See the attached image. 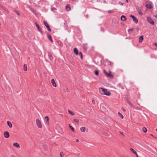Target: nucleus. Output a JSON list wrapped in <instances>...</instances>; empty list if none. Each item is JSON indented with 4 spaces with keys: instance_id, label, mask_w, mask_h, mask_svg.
<instances>
[{
    "instance_id": "1",
    "label": "nucleus",
    "mask_w": 157,
    "mask_h": 157,
    "mask_svg": "<svg viewBox=\"0 0 157 157\" xmlns=\"http://www.w3.org/2000/svg\"><path fill=\"white\" fill-rule=\"evenodd\" d=\"M36 124L39 128H41L42 127V124L39 118H37L36 120Z\"/></svg>"
},
{
    "instance_id": "2",
    "label": "nucleus",
    "mask_w": 157,
    "mask_h": 157,
    "mask_svg": "<svg viewBox=\"0 0 157 157\" xmlns=\"http://www.w3.org/2000/svg\"><path fill=\"white\" fill-rule=\"evenodd\" d=\"M146 7L148 9H152L153 8L151 3L150 2H146Z\"/></svg>"
},
{
    "instance_id": "3",
    "label": "nucleus",
    "mask_w": 157,
    "mask_h": 157,
    "mask_svg": "<svg viewBox=\"0 0 157 157\" xmlns=\"http://www.w3.org/2000/svg\"><path fill=\"white\" fill-rule=\"evenodd\" d=\"M130 17L132 18L134 22L136 24H137L138 23V20L136 17L132 15H130Z\"/></svg>"
},
{
    "instance_id": "4",
    "label": "nucleus",
    "mask_w": 157,
    "mask_h": 157,
    "mask_svg": "<svg viewBox=\"0 0 157 157\" xmlns=\"http://www.w3.org/2000/svg\"><path fill=\"white\" fill-rule=\"evenodd\" d=\"M43 22L45 26L46 27L48 31L49 32H51V29L47 22L45 21H44Z\"/></svg>"
},
{
    "instance_id": "5",
    "label": "nucleus",
    "mask_w": 157,
    "mask_h": 157,
    "mask_svg": "<svg viewBox=\"0 0 157 157\" xmlns=\"http://www.w3.org/2000/svg\"><path fill=\"white\" fill-rule=\"evenodd\" d=\"M99 92L102 94H104L105 92L106 91V90L103 88H100L99 90Z\"/></svg>"
},
{
    "instance_id": "6",
    "label": "nucleus",
    "mask_w": 157,
    "mask_h": 157,
    "mask_svg": "<svg viewBox=\"0 0 157 157\" xmlns=\"http://www.w3.org/2000/svg\"><path fill=\"white\" fill-rule=\"evenodd\" d=\"M147 21L151 24L152 25H154V22L153 21L152 19L151 18L149 17H147Z\"/></svg>"
},
{
    "instance_id": "7",
    "label": "nucleus",
    "mask_w": 157,
    "mask_h": 157,
    "mask_svg": "<svg viewBox=\"0 0 157 157\" xmlns=\"http://www.w3.org/2000/svg\"><path fill=\"white\" fill-rule=\"evenodd\" d=\"M4 135L6 138H8L10 136L9 133L7 131L5 132L4 133Z\"/></svg>"
},
{
    "instance_id": "8",
    "label": "nucleus",
    "mask_w": 157,
    "mask_h": 157,
    "mask_svg": "<svg viewBox=\"0 0 157 157\" xmlns=\"http://www.w3.org/2000/svg\"><path fill=\"white\" fill-rule=\"evenodd\" d=\"M13 145L14 147H16L17 149H19L20 148V146L19 145V144L17 143H13Z\"/></svg>"
},
{
    "instance_id": "9",
    "label": "nucleus",
    "mask_w": 157,
    "mask_h": 157,
    "mask_svg": "<svg viewBox=\"0 0 157 157\" xmlns=\"http://www.w3.org/2000/svg\"><path fill=\"white\" fill-rule=\"evenodd\" d=\"M35 24L36 26V27L38 31L39 32H40V33H42V31L41 29L40 28L39 25L36 23H35Z\"/></svg>"
},
{
    "instance_id": "10",
    "label": "nucleus",
    "mask_w": 157,
    "mask_h": 157,
    "mask_svg": "<svg viewBox=\"0 0 157 157\" xmlns=\"http://www.w3.org/2000/svg\"><path fill=\"white\" fill-rule=\"evenodd\" d=\"M136 10H137V12H138V13L139 14L141 15L143 14V13L141 11V10H142L141 9L139 8H136Z\"/></svg>"
},
{
    "instance_id": "11",
    "label": "nucleus",
    "mask_w": 157,
    "mask_h": 157,
    "mask_svg": "<svg viewBox=\"0 0 157 157\" xmlns=\"http://www.w3.org/2000/svg\"><path fill=\"white\" fill-rule=\"evenodd\" d=\"M103 72L107 77H111L112 76L110 72L109 73H108L105 71V70H103Z\"/></svg>"
},
{
    "instance_id": "12",
    "label": "nucleus",
    "mask_w": 157,
    "mask_h": 157,
    "mask_svg": "<svg viewBox=\"0 0 157 157\" xmlns=\"http://www.w3.org/2000/svg\"><path fill=\"white\" fill-rule=\"evenodd\" d=\"M51 82L52 84V85L56 87V84L54 79H52L51 80Z\"/></svg>"
},
{
    "instance_id": "13",
    "label": "nucleus",
    "mask_w": 157,
    "mask_h": 157,
    "mask_svg": "<svg viewBox=\"0 0 157 157\" xmlns=\"http://www.w3.org/2000/svg\"><path fill=\"white\" fill-rule=\"evenodd\" d=\"M74 52L75 54L76 55H78V50L76 48H75L74 49Z\"/></svg>"
},
{
    "instance_id": "14",
    "label": "nucleus",
    "mask_w": 157,
    "mask_h": 157,
    "mask_svg": "<svg viewBox=\"0 0 157 157\" xmlns=\"http://www.w3.org/2000/svg\"><path fill=\"white\" fill-rule=\"evenodd\" d=\"M86 128L84 127H81L80 128V131L82 132H84L86 131Z\"/></svg>"
},
{
    "instance_id": "15",
    "label": "nucleus",
    "mask_w": 157,
    "mask_h": 157,
    "mask_svg": "<svg viewBox=\"0 0 157 157\" xmlns=\"http://www.w3.org/2000/svg\"><path fill=\"white\" fill-rule=\"evenodd\" d=\"M103 94L109 96L111 95V93L109 91H107L106 90V91L105 92L104 94Z\"/></svg>"
},
{
    "instance_id": "16",
    "label": "nucleus",
    "mask_w": 157,
    "mask_h": 157,
    "mask_svg": "<svg viewBox=\"0 0 157 157\" xmlns=\"http://www.w3.org/2000/svg\"><path fill=\"white\" fill-rule=\"evenodd\" d=\"M121 20L123 21H125L126 20V18L125 16L122 15L121 16Z\"/></svg>"
},
{
    "instance_id": "17",
    "label": "nucleus",
    "mask_w": 157,
    "mask_h": 157,
    "mask_svg": "<svg viewBox=\"0 0 157 157\" xmlns=\"http://www.w3.org/2000/svg\"><path fill=\"white\" fill-rule=\"evenodd\" d=\"M47 37L48 39L50 40L52 42H53V41L52 39L51 36L49 34H47Z\"/></svg>"
},
{
    "instance_id": "18",
    "label": "nucleus",
    "mask_w": 157,
    "mask_h": 157,
    "mask_svg": "<svg viewBox=\"0 0 157 157\" xmlns=\"http://www.w3.org/2000/svg\"><path fill=\"white\" fill-rule=\"evenodd\" d=\"M143 40V36H140L139 38V42H142Z\"/></svg>"
},
{
    "instance_id": "19",
    "label": "nucleus",
    "mask_w": 157,
    "mask_h": 157,
    "mask_svg": "<svg viewBox=\"0 0 157 157\" xmlns=\"http://www.w3.org/2000/svg\"><path fill=\"white\" fill-rule=\"evenodd\" d=\"M7 124L9 126V127L10 128H11L12 127V124L10 121H8L7 122Z\"/></svg>"
},
{
    "instance_id": "20",
    "label": "nucleus",
    "mask_w": 157,
    "mask_h": 157,
    "mask_svg": "<svg viewBox=\"0 0 157 157\" xmlns=\"http://www.w3.org/2000/svg\"><path fill=\"white\" fill-rule=\"evenodd\" d=\"M45 118L46 119L47 123V124L48 125L49 124V118L48 116H46Z\"/></svg>"
},
{
    "instance_id": "21",
    "label": "nucleus",
    "mask_w": 157,
    "mask_h": 157,
    "mask_svg": "<svg viewBox=\"0 0 157 157\" xmlns=\"http://www.w3.org/2000/svg\"><path fill=\"white\" fill-rule=\"evenodd\" d=\"M27 65L26 64H24V70L25 71H27Z\"/></svg>"
},
{
    "instance_id": "22",
    "label": "nucleus",
    "mask_w": 157,
    "mask_h": 157,
    "mask_svg": "<svg viewBox=\"0 0 157 157\" xmlns=\"http://www.w3.org/2000/svg\"><path fill=\"white\" fill-rule=\"evenodd\" d=\"M73 121L76 123L77 124H78L79 123V121L78 119H73Z\"/></svg>"
},
{
    "instance_id": "23",
    "label": "nucleus",
    "mask_w": 157,
    "mask_h": 157,
    "mask_svg": "<svg viewBox=\"0 0 157 157\" xmlns=\"http://www.w3.org/2000/svg\"><path fill=\"white\" fill-rule=\"evenodd\" d=\"M68 113L71 114V115H75V113H73V112L71 111L70 110H68Z\"/></svg>"
},
{
    "instance_id": "24",
    "label": "nucleus",
    "mask_w": 157,
    "mask_h": 157,
    "mask_svg": "<svg viewBox=\"0 0 157 157\" xmlns=\"http://www.w3.org/2000/svg\"><path fill=\"white\" fill-rule=\"evenodd\" d=\"M130 150L134 154H136V151H135V150H134V149H132V148H130Z\"/></svg>"
},
{
    "instance_id": "25",
    "label": "nucleus",
    "mask_w": 157,
    "mask_h": 157,
    "mask_svg": "<svg viewBox=\"0 0 157 157\" xmlns=\"http://www.w3.org/2000/svg\"><path fill=\"white\" fill-rule=\"evenodd\" d=\"M69 128H70V129L72 130V131L74 132H75V130H74V128H73L72 126H71L70 124H69Z\"/></svg>"
},
{
    "instance_id": "26",
    "label": "nucleus",
    "mask_w": 157,
    "mask_h": 157,
    "mask_svg": "<svg viewBox=\"0 0 157 157\" xmlns=\"http://www.w3.org/2000/svg\"><path fill=\"white\" fill-rule=\"evenodd\" d=\"M71 9L70 6H66V9L67 11H69Z\"/></svg>"
},
{
    "instance_id": "27",
    "label": "nucleus",
    "mask_w": 157,
    "mask_h": 157,
    "mask_svg": "<svg viewBox=\"0 0 157 157\" xmlns=\"http://www.w3.org/2000/svg\"><path fill=\"white\" fill-rule=\"evenodd\" d=\"M143 131L144 133H146L147 132V129L145 127H144L143 128Z\"/></svg>"
},
{
    "instance_id": "28",
    "label": "nucleus",
    "mask_w": 157,
    "mask_h": 157,
    "mask_svg": "<svg viewBox=\"0 0 157 157\" xmlns=\"http://www.w3.org/2000/svg\"><path fill=\"white\" fill-rule=\"evenodd\" d=\"M64 155V154L63 153V152L62 151L60 152V156L61 157H63Z\"/></svg>"
},
{
    "instance_id": "29",
    "label": "nucleus",
    "mask_w": 157,
    "mask_h": 157,
    "mask_svg": "<svg viewBox=\"0 0 157 157\" xmlns=\"http://www.w3.org/2000/svg\"><path fill=\"white\" fill-rule=\"evenodd\" d=\"M118 115L119 116H120L121 117V118L123 119L124 118V117H123V115L121 113H120L119 112L118 113Z\"/></svg>"
},
{
    "instance_id": "30",
    "label": "nucleus",
    "mask_w": 157,
    "mask_h": 157,
    "mask_svg": "<svg viewBox=\"0 0 157 157\" xmlns=\"http://www.w3.org/2000/svg\"><path fill=\"white\" fill-rule=\"evenodd\" d=\"M78 54L81 57V58L82 59V54L81 52H79V53H78Z\"/></svg>"
},
{
    "instance_id": "31",
    "label": "nucleus",
    "mask_w": 157,
    "mask_h": 157,
    "mask_svg": "<svg viewBox=\"0 0 157 157\" xmlns=\"http://www.w3.org/2000/svg\"><path fill=\"white\" fill-rule=\"evenodd\" d=\"M94 74L95 75H98V71H96L94 72Z\"/></svg>"
},
{
    "instance_id": "32",
    "label": "nucleus",
    "mask_w": 157,
    "mask_h": 157,
    "mask_svg": "<svg viewBox=\"0 0 157 157\" xmlns=\"http://www.w3.org/2000/svg\"><path fill=\"white\" fill-rule=\"evenodd\" d=\"M133 29H131L128 30V32H129L130 31H132L133 30Z\"/></svg>"
},
{
    "instance_id": "33",
    "label": "nucleus",
    "mask_w": 157,
    "mask_h": 157,
    "mask_svg": "<svg viewBox=\"0 0 157 157\" xmlns=\"http://www.w3.org/2000/svg\"><path fill=\"white\" fill-rule=\"evenodd\" d=\"M15 12L17 13V14L18 15L20 16V13L17 12V11L15 10Z\"/></svg>"
},
{
    "instance_id": "34",
    "label": "nucleus",
    "mask_w": 157,
    "mask_h": 157,
    "mask_svg": "<svg viewBox=\"0 0 157 157\" xmlns=\"http://www.w3.org/2000/svg\"><path fill=\"white\" fill-rule=\"evenodd\" d=\"M113 12H114L113 11V10H111V11H109L108 13H113Z\"/></svg>"
},
{
    "instance_id": "35",
    "label": "nucleus",
    "mask_w": 157,
    "mask_h": 157,
    "mask_svg": "<svg viewBox=\"0 0 157 157\" xmlns=\"http://www.w3.org/2000/svg\"><path fill=\"white\" fill-rule=\"evenodd\" d=\"M92 102H93V104H95V101L94 100H92Z\"/></svg>"
},
{
    "instance_id": "36",
    "label": "nucleus",
    "mask_w": 157,
    "mask_h": 157,
    "mask_svg": "<svg viewBox=\"0 0 157 157\" xmlns=\"http://www.w3.org/2000/svg\"><path fill=\"white\" fill-rule=\"evenodd\" d=\"M119 3H120V4L121 5H123V3H122L121 2H119Z\"/></svg>"
},
{
    "instance_id": "37",
    "label": "nucleus",
    "mask_w": 157,
    "mask_h": 157,
    "mask_svg": "<svg viewBox=\"0 0 157 157\" xmlns=\"http://www.w3.org/2000/svg\"><path fill=\"white\" fill-rule=\"evenodd\" d=\"M154 44V45H155V46H156V47H157V43H155Z\"/></svg>"
},
{
    "instance_id": "38",
    "label": "nucleus",
    "mask_w": 157,
    "mask_h": 157,
    "mask_svg": "<svg viewBox=\"0 0 157 157\" xmlns=\"http://www.w3.org/2000/svg\"><path fill=\"white\" fill-rule=\"evenodd\" d=\"M154 17L155 18H157V14L154 15Z\"/></svg>"
},
{
    "instance_id": "39",
    "label": "nucleus",
    "mask_w": 157,
    "mask_h": 157,
    "mask_svg": "<svg viewBox=\"0 0 157 157\" xmlns=\"http://www.w3.org/2000/svg\"><path fill=\"white\" fill-rule=\"evenodd\" d=\"M135 154L136 155V157H138V154H137V153L136 152V154Z\"/></svg>"
},
{
    "instance_id": "40",
    "label": "nucleus",
    "mask_w": 157,
    "mask_h": 157,
    "mask_svg": "<svg viewBox=\"0 0 157 157\" xmlns=\"http://www.w3.org/2000/svg\"><path fill=\"white\" fill-rule=\"evenodd\" d=\"M11 157H16V156L14 155H12L11 156Z\"/></svg>"
},
{
    "instance_id": "41",
    "label": "nucleus",
    "mask_w": 157,
    "mask_h": 157,
    "mask_svg": "<svg viewBox=\"0 0 157 157\" xmlns=\"http://www.w3.org/2000/svg\"><path fill=\"white\" fill-rule=\"evenodd\" d=\"M128 103L130 105H131V102H130V101H128Z\"/></svg>"
},
{
    "instance_id": "42",
    "label": "nucleus",
    "mask_w": 157,
    "mask_h": 157,
    "mask_svg": "<svg viewBox=\"0 0 157 157\" xmlns=\"http://www.w3.org/2000/svg\"><path fill=\"white\" fill-rule=\"evenodd\" d=\"M122 110L124 112L125 111V110L124 108H122Z\"/></svg>"
},
{
    "instance_id": "43",
    "label": "nucleus",
    "mask_w": 157,
    "mask_h": 157,
    "mask_svg": "<svg viewBox=\"0 0 157 157\" xmlns=\"http://www.w3.org/2000/svg\"><path fill=\"white\" fill-rule=\"evenodd\" d=\"M76 141L77 142H78L79 141V140L78 139H76Z\"/></svg>"
},
{
    "instance_id": "44",
    "label": "nucleus",
    "mask_w": 157,
    "mask_h": 157,
    "mask_svg": "<svg viewBox=\"0 0 157 157\" xmlns=\"http://www.w3.org/2000/svg\"><path fill=\"white\" fill-rule=\"evenodd\" d=\"M126 2H128V0H126Z\"/></svg>"
},
{
    "instance_id": "45",
    "label": "nucleus",
    "mask_w": 157,
    "mask_h": 157,
    "mask_svg": "<svg viewBox=\"0 0 157 157\" xmlns=\"http://www.w3.org/2000/svg\"><path fill=\"white\" fill-rule=\"evenodd\" d=\"M121 133V134H122V135H123V133Z\"/></svg>"
},
{
    "instance_id": "46",
    "label": "nucleus",
    "mask_w": 157,
    "mask_h": 157,
    "mask_svg": "<svg viewBox=\"0 0 157 157\" xmlns=\"http://www.w3.org/2000/svg\"><path fill=\"white\" fill-rule=\"evenodd\" d=\"M151 136H153V135H152V134H151Z\"/></svg>"
},
{
    "instance_id": "47",
    "label": "nucleus",
    "mask_w": 157,
    "mask_h": 157,
    "mask_svg": "<svg viewBox=\"0 0 157 157\" xmlns=\"http://www.w3.org/2000/svg\"><path fill=\"white\" fill-rule=\"evenodd\" d=\"M156 130L157 132V128L156 129Z\"/></svg>"
}]
</instances>
